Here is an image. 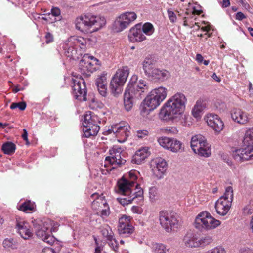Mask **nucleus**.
<instances>
[{"label": "nucleus", "instance_id": "8fccbe9b", "mask_svg": "<svg viewBox=\"0 0 253 253\" xmlns=\"http://www.w3.org/2000/svg\"><path fill=\"white\" fill-rule=\"evenodd\" d=\"M164 133L167 134H176L178 133V131L176 127L174 126H169L165 127L162 129Z\"/></svg>", "mask_w": 253, "mask_h": 253}, {"label": "nucleus", "instance_id": "13d9d810", "mask_svg": "<svg viewBox=\"0 0 253 253\" xmlns=\"http://www.w3.org/2000/svg\"><path fill=\"white\" fill-rule=\"evenodd\" d=\"M240 253H253L252 250L248 247H243L240 250Z\"/></svg>", "mask_w": 253, "mask_h": 253}, {"label": "nucleus", "instance_id": "49530a36", "mask_svg": "<svg viewBox=\"0 0 253 253\" xmlns=\"http://www.w3.org/2000/svg\"><path fill=\"white\" fill-rule=\"evenodd\" d=\"M202 253H226V251L222 246L219 245Z\"/></svg>", "mask_w": 253, "mask_h": 253}, {"label": "nucleus", "instance_id": "b1692460", "mask_svg": "<svg viewBox=\"0 0 253 253\" xmlns=\"http://www.w3.org/2000/svg\"><path fill=\"white\" fill-rule=\"evenodd\" d=\"M128 38L132 42H141L146 39V36L141 30V24H137L130 29Z\"/></svg>", "mask_w": 253, "mask_h": 253}, {"label": "nucleus", "instance_id": "7c9ffc66", "mask_svg": "<svg viewBox=\"0 0 253 253\" xmlns=\"http://www.w3.org/2000/svg\"><path fill=\"white\" fill-rule=\"evenodd\" d=\"M206 108L205 100L203 99H198L192 110V114L196 118L201 117L202 111Z\"/></svg>", "mask_w": 253, "mask_h": 253}, {"label": "nucleus", "instance_id": "09e8293b", "mask_svg": "<svg viewBox=\"0 0 253 253\" xmlns=\"http://www.w3.org/2000/svg\"><path fill=\"white\" fill-rule=\"evenodd\" d=\"M26 107V103L25 102H20L18 103H12L10 106L11 109L18 108L20 110L23 111Z\"/></svg>", "mask_w": 253, "mask_h": 253}, {"label": "nucleus", "instance_id": "603ef678", "mask_svg": "<svg viewBox=\"0 0 253 253\" xmlns=\"http://www.w3.org/2000/svg\"><path fill=\"white\" fill-rule=\"evenodd\" d=\"M108 241L109 246L113 250L116 252L118 250V243L116 239L114 238V236H112L111 239H107Z\"/></svg>", "mask_w": 253, "mask_h": 253}, {"label": "nucleus", "instance_id": "f03ea898", "mask_svg": "<svg viewBox=\"0 0 253 253\" xmlns=\"http://www.w3.org/2000/svg\"><path fill=\"white\" fill-rule=\"evenodd\" d=\"M137 80V76L133 75L124 94V107L127 111L132 109L134 99L142 98L143 93L147 88L144 80L141 79L136 82Z\"/></svg>", "mask_w": 253, "mask_h": 253}, {"label": "nucleus", "instance_id": "aec40b11", "mask_svg": "<svg viewBox=\"0 0 253 253\" xmlns=\"http://www.w3.org/2000/svg\"><path fill=\"white\" fill-rule=\"evenodd\" d=\"M150 166L154 175L158 179L163 178L167 168L166 161L161 157H157L151 161Z\"/></svg>", "mask_w": 253, "mask_h": 253}, {"label": "nucleus", "instance_id": "20e7f679", "mask_svg": "<svg viewBox=\"0 0 253 253\" xmlns=\"http://www.w3.org/2000/svg\"><path fill=\"white\" fill-rule=\"evenodd\" d=\"M244 147L232 152L233 158L238 162L253 159V129L246 131L243 140Z\"/></svg>", "mask_w": 253, "mask_h": 253}, {"label": "nucleus", "instance_id": "5701e85b", "mask_svg": "<svg viewBox=\"0 0 253 253\" xmlns=\"http://www.w3.org/2000/svg\"><path fill=\"white\" fill-rule=\"evenodd\" d=\"M16 228L18 233L24 239H29L33 235L29 229V223L24 219L17 216L16 217Z\"/></svg>", "mask_w": 253, "mask_h": 253}, {"label": "nucleus", "instance_id": "bf43d9fd", "mask_svg": "<svg viewBox=\"0 0 253 253\" xmlns=\"http://www.w3.org/2000/svg\"><path fill=\"white\" fill-rule=\"evenodd\" d=\"M23 131V133L22 135V137L24 140L26 141V144H29V142L28 139V132L25 129H24Z\"/></svg>", "mask_w": 253, "mask_h": 253}, {"label": "nucleus", "instance_id": "f8f14e48", "mask_svg": "<svg viewBox=\"0 0 253 253\" xmlns=\"http://www.w3.org/2000/svg\"><path fill=\"white\" fill-rule=\"evenodd\" d=\"M93 200L92 202V209L96 211V214L102 218H105L110 214V209L107 201L102 195L94 193L91 195Z\"/></svg>", "mask_w": 253, "mask_h": 253}, {"label": "nucleus", "instance_id": "c756f323", "mask_svg": "<svg viewBox=\"0 0 253 253\" xmlns=\"http://www.w3.org/2000/svg\"><path fill=\"white\" fill-rule=\"evenodd\" d=\"M206 141V138L202 135L198 134L193 136L191 138L190 142L191 147L193 151L196 152V150L201 149V146H204L203 144H205Z\"/></svg>", "mask_w": 253, "mask_h": 253}, {"label": "nucleus", "instance_id": "e433bc0d", "mask_svg": "<svg viewBox=\"0 0 253 253\" xmlns=\"http://www.w3.org/2000/svg\"><path fill=\"white\" fill-rule=\"evenodd\" d=\"M16 149L15 145L11 142H6L3 143L1 147L3 152L7 155H11L15 152Z\"/></svg>", "mask_w": 253, "mask_h": 253}, {"label": "nucleus", "instance_id": "6e6d98bb", "mask_svg": "<svg viewBox=\"0 0 253 253\" xmlns=\"http://www.w3.org/2000/svg\"><path fill=\"white\" fill-rule=\"evenodd\" d=\"M45 42L46 43H49L53 41L54 38L52 34L49 32L46 33L45 36Z\"/></svg>", "mask_w": 253, "mask_h": 253}, {"label": "nucleus", "instance_id": "680f3d73", "mask_svg": "<svg viewBox=\"0 0 253 253\" xmlns=\"http://www.w3.org/2000/svg\"><path fill=\"white\" fill-rule=\"evenodd\" d=\"M196 60L198 62L201 63L203 61V57L201 54H197L196 56Z\"/></svg>", "mask_w": 253, "mask_h": 253}, {"label": "nucleus", "instance_id": "c85d7f7f", "mask_svg": "<svg viewBox=\"0 0 253 253\" xmlns=\"http://www.w3.org/2000/svg\"><path fill=\"white\" fill-rule=\"evenodd\" d=\"M86 43L85 40L82 37L72 36L70 37L65 41V47L66 49L69 48L68 47L72 46V45H75L77 48L81 46H84Z\"/></svg>", "mask_w": 253, "mask_h": 253}, {"label": "nucleus", "instance_id": "69168bd1", "mask_svg": "<svg viewBox=\"0 0 253 253\" xmlns=\"http://www.w3.org/2000/svg\"><path fill=\"white\" fill-rule=\"evenodd\" d=\"M242 5L246 9L249 7V5L245 1V0H239Z\"/></svg>", "mask_w": 253, "mask_h": 253}, {"label": "nucleus", "instance_id": "39448f33", "mask_svg": "<svg viewBox=\"0 0 253 253\" xmlns=\"http://www.w3.org/2000/svg\"><path fill=\"white\" fill-rule=\"evenodd\" d=\"M32 224L37 236L49 245L53 244L55 242V238L51 235L52 232H55V229H50V221L48 219L41 220L35 219L32 221Z\"/></svg>", "mask_w": 253, "mask_h": 253}, {"label": "nucleus", "instance_id": "cd10ccee", "mask_svg": "<svg viewBox=\"0 0 253 253\" xmlns=\"http://www.w3.org/2000/svg\"><path fill=\"white\" fill-rule=\"evenodd\" d=\"M184 245L187 247L196 248L200 246L198 236L192 233H188L183 239Z\"/></svg>", "mask_w": 253, "mask_h": 253}, {"label": "nucleus", "instance_id": "ea45409f", "mask_svg": "<svg viewBox=\"0 0 253 253\" xmlns=\"http://www.w3.org/2000/svg\"><path fill=\"white\" fill-rule=\"evenodd\" d=\"M173 139V138L169 137H161L158 139V142L162 147L169 150Z\"/></svg>", "mask_w": 253, "mask_h": 253}, {"label": "nucleus", "instance_id": "774afa93", "mask_svg": "<svg viewBox=\"0 0 253 253\" xmlns=\"http://www.w3.org/2000/svg\"><path fill=\"white\" fill-rule=\"evenodd\" d=\"M183 25L184 26H188V27H190L191 28V27H192L193 24H190L189 23L188 20L185 17L184 22H183Z\"/></svg>", "mask_w": 253, "mask_h": 253}, {"label": "nucleus", "instance_id": "f3484780", "mask_svg": "<svg viewBox=\"0 0 253 253\" xmlns=\"http://www.w3.org/2000/svg\"><path fill=\"white\" fill-rule=\"evenodd\" d=\"M132 218L129 216L123 215L119 220L118 231L122 237H129L134 231V227L131 224Z\"/></svg>", "mask_w": 253, "mask_h": 253}, {"label": "nucleus", "instance_id": "f704fd0d", "mask_svg": "<svg viewBox=\"0 0 253 253\" xmlns=\"http://www.w3.org/2000/svg\"><path fill=\"white\" fill-rule=\"evenodd\" d=\"M65 42L63 43L62 48L64 51L65 54L66 56L73 59H76L78 58V53L77 52V47L75 45H72V46L68 47L67 49L65 47Z\"/></svg>", "mask_w": 253, "mask_h": 253}, {"label": "nucleus", "instance_id": "4be33fe9", "mask_svg": "<svg viewBox=\"0 0 253 253\" xmlns=\"http://www.w3.org/2000/svg\"><path fill=\"white\" fill-rule=\"evenodd\" d=\"M124 197L118 198V201L122 205L125 206L132 202L135 199L142 201L143 199V191L142 188L137 189V191L131 190V192L128 194L126 193H118Z\"/></svg>", "mask_w": 253, "mask_h": 253}, {"label": "nucleus", "instance_id": "6ab92c4d", "mask_svg": "<svg viewBox=\"0 0 253 253\" xmlns=\"http://www.w3.org/2000/svg\"><path fill=\"white\" fill-rule=\"evenodd\" d=\"M87 23L88 33L96 32L100 29L106 24V21L103 17H100L91 13L84 14Z\"/></svg>", "mask_w": 253, "mask_h": 253}, {"label": "nucleus", "instance_id": "393cba45", "mask_svg": "<svg viewBox=\"0 0 253 253\" xmlns=\"http://www.w3.org/2000/svg\"><path fill=\"white\" fill-rule=\"evenodd\" d=\"M107 73L103 71L98 75L95 81V84L99 93L103 97L106 96L107 92Z\"/></svg>", "mask_w": 253, "mask_h": 253}, {"label": "nucleus", "instance_id": "4c0bfd02", "mask_svg": "<svg viewBox=\"0 0 253 253\" xmlns=\"http://www.w3.org/2000/svg\"><path fill=\"white\" fill-rule=\"evenodd\" d=\"M183 149L184 147L182 146V143L180 141L173 138L172 142L171 143L169 150L172 152L176 153L178 152H181L183 151Z\"/></svg>", "mask_w": 253, "mask_h": 253}, {"label": "nucleus", "instance_id": "f257e3e1", "mask_svg": "<svg viewBox=\"0 0 253 253\" xmlns=\"http://www.w3.org/2000/svg\"><path fill=\"white\" fill-rule=\"evenodd\" d=\"M187 98L185 95L181 92H177L169 98L161 108L159 117L164 121H174L181 116L183 114Z\"/></svg>", "mask_w": 253, "mask_h": 253}, {"label": "nucleus", "instance_id": "864d4df0", "mask_svg": "<svg viewBox=\"0 0 253 253\" xmlns=\"http://www.w3.org/2000/svg\"><path fill=\"white\" fill-rule=\"evenodd\" d=\"M169 18L171 22L174 23L176 20L175 14L172 11L168 9L167 11Z\"/></svg>", "mask_w": 253, "mask_h": 253}, {"label": "nucleus", "instance_id": "72a5a7b5", "mask_svg": "<svg viewBox=\"0 0 253 253\" xmlns=\"http://www.w3.org/2000/svg\"><path fill=\"white\" fill-rule=\"evenodd\" d=\"M35 208L36 205L35 203L30 200H27L21 204L17 206V209L18 210L26 213L35 211Z\"/></svg>", "mask_w": 253, "mask_h": 253}, {"label": "nucleus", "instance_id": "1a4fd4ad", "mask_svg": "<svg viewBox=\"0 0 253 253\" xmlns=\"http://www.w3.org/2000/svg\"><path fill=\"white\" fill-rule=\"evenodd\" d=\"M99 122L98 117L93 114L90 111H87L84 116V137L89 138L91 136H96L99 129L100 127L98 125Z\"/></svg>", "mask_w": 253, "mask_h": 253}, {"label": "nucleus", "instance_id": "4468645a", "mask_svg": "<svg viewBox=\"0 0 253 253\" xmlns=\"http://www.w3.org/2000/svg\"><path fill=\"white\" fill-rule=\"evenodd\" d=\"M159 221L162 227L168 233L178 228L179 222L176 216L166 211L159 212Z\"/></svg>", "mask_w": 253, "mask_h": 253}, {"label": "nucleus", "instance_id": "3c124183", "mask_svg": "<svg viewBox=\"0 0 253 253\" xmlns=\"http://www.w3.org/2000/svg\"><path fill=\"white\" fill-rule=\"evenodd\" d=\"M149 198L152 201H155L158 196V190L155 187H151L149 190Z\"/></svg>", "mask_w": 253, "mask_h": 253}, {"label": "nucleus", "instance_id": "c03bdc74", "mask_svg": "<svg viewBox=\"0 0 253 253\" xmlns=\"http://www.w3.org/2000/svg\"><path fill=\"white\" fill-rule=\"evenodd\" d=\"M196 154H198L199 156L204 157H209L211 155V149L210 146H206L204 149H200L196 150Z\"/></svg>", "mask_w": 253, "mask_h": 253}, {"label": "nucleus", "instance_id": "6e6552de", "mask_svg": "<svg viewBox=\"0 0 253 253\" xmlns=\"http://www.w3.org/2000/svg\"><path fill=\"white\" fill-rule=\"evenodd\" d=\"M138 173L136 171L131 170L129 172L128 179L123 177L119 180L117 182L116 192L117 193H126L128 194L131 192V190L137 191V189L141 188L136 181Z\"/></svg>", "mask_w": 253, "mask_h": 253}, {"label": "nucleus", "instance_id": "5fc2aeb1", "mask_svg": "<svg viewBox=\"0 0 253 253\" xmlns=\"http://www.w3.org/2000/svg\"><path fill=\"white\" fill-rule=\"evenodd\" d=\"M148 134V131L146 130H140L137 131V136L138 138H143Z\"/></svg>", "mask_w": 253, "mask_h": 253}, {"label": "nucleus", "instance_id": "dca6fc26", "mask_svg": "<svg viewBox=\"0 0 253 253\" xmlns=\"http://www.w3.org/2000/svg\"><path fill=\"white\" fill-rule=\"evenodd\" d=\"M130 127L126 122H122L112 126L111 129L108 130L109 133L112 132L116 134L119 142H124L129 136L130 132Z\"/></svg>", "mask_w": 253, "mask_h": 253}, {"label": "nucleus", "instance_id": "473e14b6", "mask_svg": "<svg viewBox=\"0 0 253 253\" xmlns=\"http://www.w3.org/2000/svg\"><path fill=\"white\" fill-rule=\"evenodd\" d=\"M128 25L120 15L114 22L113 28L115 32H119L126 29Z\"/></svg>", "mask_w": 253, "mask_h": 253}, {"label": "nucleus", "instance_id": "2eb2a0df", "mask_svg": "<svg viewBox=\"0 0 253 253\" xmlns=\"http://www.w3.org/2000/svg\"><path fill=\"white\" fill-rule=\"evenodd\" d=\"M122 156H123V154L121 148L118 146H113L109 150V156L105 158L104 166L106 167L108 164L112 166V168L110 169L111 170L112 169L125 164L126 161L122 157Z\"/></svg>", "mask_w": 253, "mask_h": 253}, {"label": "nucleus", "instance_id": "37998d69", "mask_svg": "<svg viewBox=\"0 0 253 253\" xmlns=\"http://www.w3.org/2000/svg\"><path fill=\"white\" fill-rule=\"evenodd\" d=\"M141 30L143 34L150 36L154 32V28L151 23L147 22L141 25Z\"/></svg>", "mask_w": 253, "mask_h": 253}, {"label": "nucleus", "instance_id": "de8ad7c7", "mask_svg": "<svg viewBox=\"0 0 253 253\" xmlns=\"http://www.w3.org/2000/svg\"><path fill=\"white\" fill-rule=\"evenodd\" d=\"M199 243L200 244V247H204L213 241V239L210 236H206L201 238H199Z\"/></svg>", "mask_w": 253, "mask_h": 253}, {"label": "nucleus", "instance_id": "a18cd8bd", "mask_svg": "<svg viewBox=\"0 0 253 253\" xmlns=\"http://www.w3.org/2000/svg\"><path fill=\"white\" fill-rule=\"evenodd\" d=\"M55 17L54 19V21H60L62 19L61 16V11L59 8L57 7H54L51 10V13L49 14V15Z\"/></svg>", "mask_w": 253, "mask_h": 253}, {"label": "nucleus", "instance_id": "a211bd4d", "mask_svg": "<svg viewBox=\"0 0 253 253\" xmlns=\"http://www.w3.org/2000/svg\"><path fill=\"white\" fill-rule=\"evenodd\" d=\"M73 82L72 93L74 97L80 101H86L87 91L84 80L80 78L74 79Z\"/></svg>", "mask_w": 253, "mask_h": 253}, {"label": "nucleus", "instance_id": "c9c22d12", "mask_svg": "<svg viewBox=\"0 0 253 253\" xmlns=\"http://www.w3.org/2000/svg\"><path fill=\"white\" fill-rule=\"evenodd\" d=\"M100 231L102 236L107 239H111L112 236H114V234L111 227L107 224L102 225L100 227Z\"/></svg>", "mask_w": 253, "mask_h": 253}, {"label": "nucleus", "instance_id": "9b49d317", "mask_svg": "<svg viewBox=\"0 0 253 253\" xmlns=\"http://www.w3.org/2000/svg\"><path fill=\"white\" fill-rule=\"evenodd\" d=\"M221 222L215 219L208 212H202L195 218V227L198 229L210 230L219 226Z\"/></svg>", "mask_w": 253, "mask_h": 253}, {"label": "nucleus", "instance_id": "e2e57ef3", "mask_svg": "<svg viewBox=\"0 0 253 253\" xmlns=\"http://www.w3.org/2000/svg\"><path fill=\"white\" fill-rule=\"evenodd\" d=\"M230 4L229 0H222V6L223 7H227Z\"/></svg>", "mask_w": 253, "mask_h": 253}, {"label": "nucleus", "instance_id": "0eeeda50", "mask_svg": "<svg viewBox=\"0 0 253 253\" xmlns=\"http://www.w3.org/2000/svg\"><path fill=\"white\" fill-rule=\"evenodd\" d=\"M129 75V70L126 67L119 69L113 76L109 85L111 93L114 96H118L123 91V86Z\"/></svg>", "mask_w": 253, "mask_h": 253}, {"label": "nucleus", "instance_id": "a878e982", "mask_svg": "<svg viewBox=\"0 0 253 253\" xmlns=\"http://www.w3.org/2000/svg\"><path fill=\"white\" fill-rule=\"evenodd\" d=\"M233 120L240 124H245L249 121L248 114L240 109L234 108L231 111Z\"/></svg>", "mask_w": 253, "mask_h": 253}, {"label": "nucleus", "instance_id": "4d7b16f0", "mask_svg": "<svg viewBox=\"0 0 253 253\" xmlns=\"http://www.w3.org/2000/svg\"><path fill=\"white\" fill-rule=\"evenodd\" d=\"M246 16L242 12H238L236 14L235 19L239 21H241L246 18Z\"/></svg>", "mask_w": 253, "mask_h": 253}, {"label": "nucleus", "instance_id": "9d476101", "mask_svg": "<svg viewBox=\"0 0 253 253\" xmlns=\"http://www.w3.org/2000/svg\"><path fill=\"white\" fill-rule=\"evenodd\" d=\"M233 199V190L231 186L226 188L223 196L215 204L217 213L222 216L225 215L230 210Z\"/></svg>", "mask_w": 253, "mask_h": 253}, {"label": "nucleus", "instance_id": "423d86ee", "mask_svg": "<svg viewBox=\"0 0 253 253\" xmlns=\"http://www.w3.org/2000/svg\"><path fill=\"white\" fill-rule=\"evenodd\" d=\"M142 65L145 75L152 80L164 81L170 76L169 72L167 70L155 68V61L151 56L146 57Z\"/></svg>", "mask_w": 253, "mask_h": 253}, {"label": "nucleus", "instance_id": "7ed1b4c3", "mask_svg": "<svg viewBox=\"0 0 253 253\" xmlns=\"http://www.w3.org/2000/svg\"><path fill=\"white\" fill-rule=\"evenodd\" d=\"M167 90L164 87L153 89L143 100L140 106L141 114L145 116L155 109L166 98Z\"/></svg>", "mask_w": 253, "mask_h": 253}, {"label": "nucleus", "instance_id": "2f4dec72", "mask_svg": "<svg viewBox=\"0 0 253 253\" xmlns=\"http://www.w3.org/2000/svg\"><path fill=\"white\" fill-rule=\"evenodd\" d=\"M76 28L84 33H88L84 14L77 17L75 21Z\"/></svg>", "mask_w": 253, "mask_h": 253}, {"label": "nucleus", "instance_id": "79ce46f5", "mask_svg": "<svg viewBox=\"0 0 253 253\" xmlns=\"http://www.w3.org/2000/svg\"><path fill=\"white\" fill-rule=\"evenodd\" d=\"M3 247L8 250L17 248V242L13 238H6L3 241Z\"/></svg>", "mask_w": 253, "mask_h": 253}, {"label": "nucleus", "instance_id": "a19ab883", "mask_svg": "<svg viewBox=\"0 0 253 253\" xmlns=\"http://www.w3.org/2000/svg\"><path fill=\"white\" fill-rule=\"evenodd\" d=\"M121 15L128 25L137 18V15L134 12H126L121 14Z\"/></svg>", "mask_w": 253, "mask_h": 253}, {"label": "nucleus", "instance_id": "58836bf2", "mask_svg": "<svg viewBox=\"0 0 253 253\" xmlns=\"http://www.w3.org/2000/svg\"><path fill=\"white\" fill-rule=\"evenodd\" d=\"M152 251L154 253H166L169 249L165 244L156 243L152 245Z\"/></svg>", "mask_w": 253, "mask_h": 253}, {"label": "nucleus", "instance_id": "338daca9", "mask_svg": "<svg viewBox=\"0 0 253 253\" xmlns=\"http://www.w3.org/2000/svg\"><path fill=\"white\" fill-rule=\"evenodd\" d=\"M212 78L216 81L220 82L221 81L220 78L217 76V75L214 73L212 75Z\"/></svg>", "mask_w": 253, "mask_h": 253}, {"label": "nucleus", "instance_id": "052dcab7", "mask_svg": "<svg viewBox=\"0 0 253 253\" xmlns=\"http://www.w3.org/2000/svg\"><path fill=\"white\" fill-rule=\"evenodd\" d=\"M131 211L134 213H140V208L138 206H133L131 208Z\"/></svg>", "mask_w": 253, "mask_h": 253}, {"label": "nucleus", "instance_id": "bb28decb", "mask_svg": "<svg viewBox=\"0 0 253 253\" xmlns=\"http://www.w3.org/2000/svg\"><path fill=\"white\" fill-rule=\"evenodd\" d=\"M150 154V152L149 147H142L135 152L132 158L131 162L137 165L141 164Z\"/></svg>", "mask_w": 253, "mask_h": 253}, {"label": "nucleus", "instance_id": "0e129e2a", "mask_svg": "<svg viewBox=\"0 0 253 253\" xmlns=\"http://www.w3.org/2000/svg\"><path fill=\"white\" fill-rule=\"evenodd\" d=\"M42 253H53V251L51 248H46L42 250Z\"/></svg>", "mask_w": 253, "mask_h": 253}, {"label": "nucleus", "instance_id": "ddd939ff", "mask_svg": "<svg viewBox=\"0 0 253 253\" xmlns=\"http://www.w3.org/2000/svg\"><path fill=\"white\" fill-rule=\"evenodd\" d=\"M100 65L98 59L93 56L86 54L80 61L79 68L82 74L87 75L95 71Z\"/></svg>", "mask_w": 253, "mask_h": 253}, {"label": "nucleus", "instance_id": "412c9836", "mask_svg": "<svg viewBox=\"0 0 253 253\" xmlns=\"http://www.w3.org/2000/svg\"><path fill=\"white\" fill-rule=\"evenodd\" d=\"M208 125L217 133H219L224 128V123L221 118L214 113L208 114L205 117Z\"/></svg>", "mask_w": 253, "mask_h": 253}]
</instances>
